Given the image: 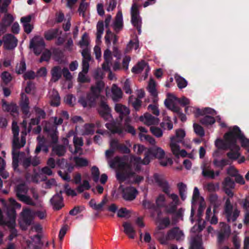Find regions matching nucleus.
<instances>
[{"label":"nucleus","instance_id":"nucleus-1","mask_svg":"<svg viewBox=\"0 0 249 249\" xmlns=\"http://www.w3.org/2000/svg\"><path fill=\"white\" fill-rule=\"evenodd\" d=\"M115 157L113 159H107L109 166L112 168H116L119 171L117 173V179L120 181H127L131 183H139L143 178L137 175L136 172L140 170L141 165L148 164L152 158H157L160 164L166 166L172 164V160L170 157Z\"/></svg>","mask_w":249,"mask_h":249},{"label":"nucleus","instance_id":"nucleus-2","mask_svg":"<svg viewBox=\"0 0 249 249\" xmlns=\"http://www.w3.org/2000/svg\"><path fill=\"white\" fill-rule=\"evenodd\" d=\"M239 139L242 146H246L249 143L248 139L241 133L239 128L236 126L230 128L229 131L224 135V141L217 138L214 142L216 148L220 150L229 149L231 153L228 156H240L239 147L236 145V141Z\"/></svg>","mask_w":249,"mask_h":249},{"label":"nucleus","instance_id":"nucleus-3","mask_svg":"<svg viewBox=\"0 0 249 249\" xmlns=\"http://www.w3.org/2000/svg\"><path fill=\"white\" fill-rule=\"evenodd\" d=\"M153 181L160 187L162 191L171 199V201L166 207V211L168 213H173L177 210V206L179 204V200L177 195L170 194V186L167 181L162 175L155 174L153 177Z\"/></svg>","mask_w":249,"mask_h":249},{"label":"nucleus","instance_id":"nucleus-4","mask_svg":"<svg viewBox=\"0 0 249 249\" xmlns=\"http://www.w3.org/2000/svg\"><path fill=\"white\" fill-rule=\"evenodd\" d=\"M185 111L187 113L193 112L196 117L199 116H204V117L200 120L201 123L203 124L208 125L214 123L215 120L211 115H214L216 112L211 108L206 107L202 110L199 108H195L191 106H187L185 107Z\"/></svg>","mask_w":249,"mask_h":249},{"label":"nucleus","instance_id":"nucleus-5","mask_svg":"<svg viewBox=\"0 0 249 249\" xmlns=\"http://www.w3.org/2000/svg\"><path fill=\"white\" fill-rule=\"evenodd\" d=\"M185 136V131L182 129L176 131L174 136L170 137L169 147L172 154L175 156H186V152L183 149H180L178 143L182 141Z\"/></svg>","mask_w":249,"mask_h":249},{"label":"nucleus","instance_id":"nucleus-6","mask_svg":"<svg viewBox=\"0 0 249 249\" xmlns=\"http://www.w3.org/2000/svg\"><path fill=\"white\" fill-rule=\"evenodd\" d=\"M103 87V83L102 81L99 82L95 87L91 88L90 93L88 95L87 97L86 98H80L79 102L84 107H91L96 99L100 96Z\"/></svg>","mask_w":249,"mask_h":249},{"label":"nucleus","instance_id":"nucleus-7","mask_svg":"<svg viewBox=\"0 0 249 249\" xmlns=\"http://www.w3.org/2000/svg\"><path fill=\"white\" fill-rule=\"evenodd\" d=\"M12 132L13 133V156H21L19 155L18 150L20 148L24 146L26 143L25 135L26 133L22 132L21 133V139L19 140L18 136L19 133V129L17 123L13 122L12 124Z\"/></svg>","mask_w":249,"mask_h":249},{"label":"nucleus","instance_id":"nucleus-8","mask_svg":"<svg viewBox=\"0 0 249 249\" xmlns=\"http://www.w3.org/2000/svg\"><path fill=\"white\" fill-rule=\"evenodd\" d=\"M9 200L10 204L12 206V208L9 209H7V214L9 217V222L6 223V225L11 229V234L16 237L17 235V231L15 228L16 226V213L14 208L20 209L21 205L18 203L14 198H10Z\"/></svg>","mask_w":249,"mask_h":249},{"label":"nucleus","instance_id":"nucleus-9","mask_svg":"<svg viewBox=\"0 0 249 249\" xmlns=\"http://www.w3.org/2000/svg\"><path fill=\"white\" fill-rule=\"evenodd\" d=\"M240 214V211L236 205H233L229 198L226 200L224 214L228 222L235 221Z\"/></svg>","mask_w":249,"mask_h":249},{"label":"nucleus","instance_id":"nucleus-10","mask_svg":"<svg viewBox=\"0 0 249 249\" xmlns=\"http://www.w3.org/2000/svg\"><path fill=\"white\" fill-rule=\"evenodd\" d=\"M28 191V188L25 184L18 185L15 189L16 196L20 201L27 205H36V203L29 196L27 195Z\"/></svg>","mask_w":249,"mask_h":249},{"label":"nucleus","instance_id":"nucleus-11","mask_svg":"<svg viewBox=\"0 0 249 249\" xmlns=\"http://www.w3.org/2000/svg\"><path fill=\"white\" fill-rule=\"evenodd\" d=\"M107 127L112 133H117L120 136H124L126 132L134 135L136 131L133 127L125 124L124 127L123 128L120 124L116 123L106 124Z\"/></svg>","mask_w":249,"mask_h":249},{"label":"nucleus","instance_id":"nucleus-12","mask_svg":"<svg viewBox=\"0 0 249 249\" xmlns=\"http://www.w3.org/2000/svg\"><path fill=\"white\" fill-rule=\"evenodd\" d=\"M34 215L35 213L30 209L27 208L23 209L19 220V224L22 230H26L31 225L34 218Z\"/></svg>","mask_w":249,"mask_h":249},{"label":"nucleus","instance_id":"nucleus-13","mask_svg":"<svg viewBox=\"0 0 249 249\" xmlns=\"http://www.w3.org/2000/svg\"><path fill=\"white\" fill-rule=\"evenodd\" d=\"M205 208V203L203 200H202L199 204L197 211V222L198 225H195L191 229V231L193 233L200 232L205 227V221H202V216L203 215L204 210Z\"/></svg>","mask_w":249,"mask_h":249},{"label":"nucleus","instance_id":"nucleus-14","mask_svg":"<svg viewBox=\"0 0 249 249\" xmlns=\"http://www.w3.org/2000/svg\"><path fill=\"white\" fill-rule=\"evenodd\" d=\"M48 165L51 168L59 167L62 169L67 168L69 172H71L73 168V166L68 164L63 159H54L52 157L49 159L47 162Z\"/></svg>","mask_w":249,"mask_h":249},{"label":"nucleus","instance_id":"nucleus-15","mask_svg":"<svg viewBox=\"0 0 249 249\" xmlns=\"http://www.w3.org/2000/svg\"><path fill=\"white\" fill-rule=\"evenodd\" d=\"M131 22L133 25L138 29L139 33L141 34V25L142 21L139 16L138 6L135 3H134L131 7Z\"/></svg>","mask_w":249,"mask_h":249},{"label":"nucleus","instance_id":"nucleus-16","mask_svg":"<svg viewBox=\"0 0 249 249\" xmlns=\"http://www.w3.org/2000/svg\"><path fill=\"white\" fill-rule=\"evenodd\" d=\"M30 47L36 54H39L45 47L43 39L39 36L34 37L30 42Z\"/></svg>","mask_w":249,"mask_h":249},{"label":"nucleus","instance_id":"nucleus-17","mask_svg":"<svg viewBox=\"0 0 249 249\" xmlns=\"http://www.w3.org/2000/svg\"><path fill=\"white\" fill-rule=\"evenodd\" d=\"M201 168L202 169V174L205 178L213 179L215 177H218L220 175L219 171H217L214 172L213 170L211 169L209 161H204L201 165Z\"/></svg>","mask_w":249,"mask_h":249},{"label":"nucleus","instance_id":"nucleus-18","mask_svg":"<svg viewBox=\"0 0 249 249\" xmlns=\"http://www.w3.org/2000/svg\"><path fill=\"white\" fill-rule=\"evenodd\" d=\"M120 188L122 189L123 198L126 201L134 200L138 194L137 190L133 187L128 186L124 188L122 185H121Z\"/></svg>","mask_w":249,"mask_h":249},{"label":"nucleus","instance_id":"nucleus-19","mask_svg":"<svg viewBox=\"0 0 249 249\" xmlns=\"http://www.w3.org/2000/svg\"><path fill=\"white\" fill-rule=\"evenodd\" d=\"M89 44V36L85 33L83 35L81 39L79 42V45L82 49V55L84 58H89V54H90Z\"/></svg>","mask_w":249,"mask_h":249},{"label":"nucleus","instance_id":"nucleus-20","mask_svg":"<svg viewBox=\"0 0 249 249\" xmlns=\"http://www.w3.org/2000/svg\"><path fill=\"white\" fill-rule=\"evenodd\" d=\"M178 103V98L174 94H168V97L164 101L165 106L170 110L176 112H179L180 109L176 106Z\"/></svg>","mask_w":249,"mask_h":249},{"label":"nucleus","instance_id":"nucleus-21","mask_svg":"<svg viewBox=\"0 0 249 249\" xmlns=\"http://www.w3.org/2000/svg\"><path fill=\"white\" fill-rule=\"evenodd\" d=\"M3 42L5 49L12 50L17 46L18 40L14 36L8 34L3 36Z\"/></svg>","mask_w":249,"mask_h":249},{"label":"nucleus","instance_id":"nucleus-22","mask_svg":"<svg viewBox=\"0 0 249 249\" xmlns=\"http://www.w3.org/2000/svg\"><path fill=\"white\" fill-rule=\"evenodd\" d=\"M98 112L100 115L106 120L111 121L112 115L110 109L105 102H101L98 107Z\"/></svg>","mask_w":249,"mask_h":249},{"label":"nucleus","instance_id":"nucleus-23","mask_svg":"<svg viewBox=\"0 0 249 249\" xmlns=\"http://www.w3.org/2000/svg\"><path fill=\"white\" fill-rule=\"evenodd\" d=\"M132 71L133 72L136 73H139L143 71L144 73L143 79H145L147 77L148 72L149 71V68L145 62L141 61L134 66L132 68Z\"/></svg>","mask_w":249,"mask_h":249},{"label":"nucleus","instance_id":"nucleus-24","mask_svg":"<svg viewBox=\"0 0 249 249\" xmlns=\"http://www.w3.org/2000/svg\"><path fill=\"white\" fill-rule=\"evenodd\" d=\"M26 244L30 249H42L43 245L40 237L38 235L31 238V240L26 241Z\"/></svg>","mask_w":249,"mask_h":249},{"label":"nucleus","instance_id":"nucleus-25","mask_svg":"<svg viewBox=\"0 0 249 249\" xmlns=\"http://www.w3.org/2000/svg\"><path fill=\"white\" fill-rule=\"evenodd\" d=\"M140 120L148 125L156 124L159 122L158 118L152 116L151 114L146 113L140 117Z\"/></svg>","mask_w":249,"mask_h":249},{"label":"nucleus","instance_id":"nucleus-26","mask_svg":"<svg viewBox=\"0 0 249 249\" xmlns=\"http://www.w3.org/2000/svg\"><path fill=\"white\" fill-rule=\"evenodd\" d=\"M51 202L55 210H59L63 206V198L62 192L60 191L59 194H56L51 199Z\"/></svg>","mask_w":249,"mask_h":249},{"label":"nucleus","instance_id":"nucleus-27","mask_svg":"<svg viewBox=\"0 0 249 249\" xmlns=\"http://www.w3.org/2000/svg\"><path fill=\"white\" fill-rule=\"evenodd\" d=\"M169 240L175 239L177 240H181L184 238L183 232L178 227H175L168 231Z\"/></svg>","mask_w":249,"mask_h":249},{"label":"nucleus","instance_id":"nucleus-28","mask_svg":"<svg viewBox=\"0 0 249 249\" xmlns=\"http://www.w3.org/2000/svg\"><path fill=\"white\" fill-rule=\"evenodd\" d=\"M199 199V192L197 187H195L193 192V198L192 201V209L190 215V220L192 223L194 222L193 217L194 215L195 205L197 201Z\"/></svg>","mask_w":249,"mask_h":249},{"label":"nucleus","instance_id":"nucleus-29","mask_svg":"<svg viewBox=\"0 0 249 249\" xmlns=\"http://www.w3.org/2000/svg\"><path fill=\"white\" fill-rule=\"evenodd\" d=\"M105 63L102 65V68L105 70H108L112 61V54L109 49H107L104 53Z\"/></svg>","mask_w":249,"mask_h":249},{"label":"nucleus","instance_id":"nucleus-30","mask_svg":"<svg viewBox=\"0 0 249 249\" xmlns=\"http://www.w3.org/2000/svg\"><path fill=\"white\" fill-rule=\"evenodd\" d=\"M124 231L125 234L131 239L134 238L136 235V231L132 225L128 222H124L123 223Z\"/></svg>","mask_w":249,"mask_h":249},{"label":"nucleus","instance_id":"nucleus-31","mask_svg":"<svg viewBox=\"0 0 249 249\" xmlns=\"http://www.w3.org/2000/svg\"><path fill=\"white\" fill-rule=\"evenodd\" d=\"M119 141L112 139L109 142V148L106 151V156H111L114 154L116 150H118L120 146Z\"/></svg>","mask_w":249,"mask_h":249},{"label":"nucleus","instance_id":"nucleus-32","mask_svg":"<svg viewBox=\"0 0 249 249\" xmlns=\"http://www.w3.org/2000/svg\"><path fill=\"white\" fill-rule=\"evenodd\" d=\"M154 235L161 244H165L169 240L168 232L166 233L162 229H157Z\"/></svg>","mask_w":249,"mask_h":249},{"label":"nucleus","instance_id":"nucleus-33","mask_svg":"<svg viewBox=\"0 0 249 249\" xmlns=\"http://www.w3.org/2000/svg\"><path fill=\"white\" fill-rule=\"evenodd\" d=\"M114 108L116 112L118 113L120 117L121 118L127 116L130 113L129 108L121 104H116Z\"/></svg>","mask_w":249,"mask_h":249},{"label":"nucleus","instance_id":"nucleus-34","mask_svg":"<svg viewBox=\"0 0 249 249\" xmlns=\"http://www.w3.org/2000/svg\"><path fill=\"white\" fill-rule=\"evenodd\" d=\"M22 165L24 167L27 168L30 165L36 166L40 163V160L38 157H28L22 160Z\"/></svg>","mask_w":249,"mask_h":249},{"label":"nucleus","instance_id":"nucleus-35","mask_svg":"<svg viewBox=\"0 0 249 249\" xmlns=\"http://www.w3.org/2000/svg\"><path fill=\"white\" fill-rule=\"evenodd\" d=\"M29 101L28 98L24 93L21 94L20 106L23 112L25 114H27L29 113Z\"/></svg>","mask_w":249,"mask_h":249},{"label":"nucleus","instance_id":"nucleus-36","mask_svg":"<svg viewBox=\"0 0 249 249\" xmlns=\"http://www.w3.org/2000/svg\"><path fill=\"white\" fill-rule=\"evenodd\" d=\"M123 26V15L121 11L117 13L113 23V28L116 31H120Z\"/></svg>","mask_w":249,"mask_h":249},{"label":"nucleus","instance_id":"nucleus-37","mask_svg":"<svg viewBox=\"0 0 249 249\" xmlns=\"http://www.w3.org/2000/svg\"><path fill=\"white\" fill-rule=\"evenodd\" d=\"M73 143L75 146V149L74 150L71 149V152L72 154H81V147L83 144L82 139L81 138L74 136L73 138Z\"/></svg>","mask_w":249,"mask_h":249},{"label":"nucleus","instance_id":"nucleus-38","mask_svg":"<svg viewBox=\"0 0 249 249\" xmlns=\"http://www.w3.org/2000/svg\"><path fill=\"white\" fill-rule=\"evenodd\" d=\"M50 103L51 105L58 106L60 104V97L58 93L54 89H53L49 92Z\"/></svg>","mask_w":249,"mask_h":249},{"label":"nucleus","instance_id":"nucleus-39","mask_svg":"<svg viewBox=\"0 0 249 249\" xmlns=\"http://www.w3.org/2000/svg\"><path fill=\"white\" fill-rule=\"evenodd\" d=\"M62 70L59 66L53 67L51 70L52 79L53 82L58 81L61 77Z\"/></svg>","mask_w":249,"mask_h":249},{"label":"nucleus","instance_id":"nucleus-40","mask_svg":"<svg viewBox=\"0 0 249 249\" xmlns=\"http://www.w3.org/2000/svg\"><path fill=\"white\" fill-rule=\"evenodd\" d=\"M190 249H203L201 244V238L200 236H197L192 238Z\"/></svg>","mask_w":249,"mask_h":249},{"label":"nucleus","instance_id":"nucleus-41","mask_svg":"<svg viewBox=\"0 0 249 249\" xmlns=\"http://www.w3.org/2000/svg\"><path fill=\"white\" fill-rule=\"evenodd\" d=\"M148 89L149 92L151 93V95H152L154 97V102H156L158 101V99L157 96L158 95V92L156 89V84L155 81L153 79H150L148 85Z\"/></svg>","mask_w":249,"mask_h":249},{"label":"nucleus","instance_id":"nucleus-42","mask_svg":"<svg viewBox=\"0 0 249 249\" xmlns=\"http://www.w3.org/2000/svg\"><path fill=\"white\" fill-rule=\"evenodd\" d=\"M70 160L75 162L77 167L85 166L88 164V160L81 157H71Z\"/></svg>","mask_w":249,"mask_h":249},{"label":"nucleus","instance_id":"nucleus-43","mask_svg":"<svg viewBox=\"0 0 249 249\" xmlns=\"http://www.w3.org/2000/svg\"><path fill=\"white\" fill-rule=\"evenodd\" d=\"M112 99L114 101H117L122 97V92L120 88L113 85L111 88Z\"/></svg>","mask_w":249,"mask_h":249},{"label":"nucleus","instance_id":"nucleus-44","mask_svg":"<svg viewBox=\"0 0 249 249\" xmlns=\"http://www.w3.org/2000/svg\"><path fill=\"white\" fill-rule=\"evenodd\" d=\"M13 20L14 18L11 15L7 14L5 15L2 19V22L0 25V30L2 31L4 29V32L5 31L6 27L9 26Z\"/></svg>","mask_w":249,"mask_h":249},{"label":"nucleus","instance_id":"nucleus-45","mask_svg":"<svg viewBox=\"0 0 249 249\" xmlns=\"http://www.w3.org/2000/svg\"><path fill=\"white\" fill-rule=\"evenodd\" d=\"M231 162L230 158L229 159H216L213 161V164L216 167L222 169L225 166L230 164Z\"/></svg>","mask_w":249,"mask_h":249},{"label":"nucleus","instance_id":"nucleus-46","mask_svg":"<svg viewBox=\"0 0 249 249\" xmlns=\"http://www.w3.org/2000/svg\"><path fill=\"white\" fill-rule=\"evenodd\" d=\"M105 40L106 44L109 46L111 42H112L115 44L117 41V38L115 35L112 33L110 31H107L105 36Z\"/></svg>","mask_w":249,"mask_h":249},{"label":"nucleus","instance_id":"nucleus-47","mask_svg":"<svg viewBox=\"0 0 249 249\" xmlns=\"http://www.w3.org/2000/svg\"><path fill=\"white\" fill-rule=\"evenodd\" d=\"M2 107L4 110L12 113L17 112V106L16 105L14 104H8L4 100L2 101Z\"/></svg>","mask_w":249,"mask_h":249},{"label":"nucleus","instance_id":"nucleus-48","mask_svg":"<svg viewBox=\"0 0 249 249\" xmlns=\"http://www.w3.org/2000/svg\"><path fill=\"white\" fill-rule=\"evenodd\" d=\"M156 204L157 207L161 208L165 207L167 205L166 204V197L163 194H160L156 199Z\"/></svg>","mask_w":249,"mask_h":249},{"label":"nucleus","instance_id":"nucleus-49","mask_svg":"<svg viewBox=\"0 0 249 249\" xmlns=\"http://www.w3.org/2000/svg\"><path fill=\"white\" fill-rule=\"evenodd\" d=\"M150 154L154 156H164L165 151L161 147L154 145L149 150Z\"/></svg>","mask_w":249,"mask_h":249},{"label":"nucleus","instance_id":"nucleus-50","mask_svg":"<svg viewBox=\"0 0 249 249\" xmlns=\"http://www.w3.org/2000/svg\"><path fill=\"white\" fill-rule=\"evenodd\" d=\"M104 24L103 22H98L97 24L96 42H101V39L104 33Z\"/></svg>","mask_w":249,"mask_h":249},{"label":"nucleus","instance_id":"nucleus-51","mask_svg":"<svg viewBox=\"0 0 249 249\" xmlns=\"http://www.w3.org/2000/svg\"><path fill=\"white\" fill-rule=\"evenodd\" d=\"M90 188V185L88 180L86 179L83 180L82 183L79 185L77 188L76 190L79 193H82L85 190H88Z\"/></svg>","mask_w":249,"mask_h":249},{"label":"nucleus","instance_id":"nucleus-52","mask_svg":"<svg viewBox=\"0 0 249 249\" xmlns=\"http://www.w3.org/2000/svg\"><path fill=\"white\" fill-rule=\"evenodd\" d=\"M91 178L97 183L99 180L100 171L98 167L93 166L91 169Z\"/></svg>","mask_w":249,"mask_h":249},{"label":"nucleus","instance_id":"nucleus-53","mask_svg":"<svg viewBox=\"0 0 249 249\" xmlns=\"http://www.w3.org/2000/svg\"><path fill=\"white\" fill-rule=\"evenodd\" d=\"M223 186L224 189H233L235 187V183L230 177H227L223 182Z\"/></svg>","mask_w":249,"mask_h":249},{"label":"nucleus","instance_id":"nucleus-54","mask_svg":"<svg viewBox=\"0 0 249 249\" xmlns=\"http://www.w3.org/2000/svg\"><path fill=\"white\" fill-rule=\"evenodd\" d=\"M53 154L63 156L65 153V148L62 145H56L53 147Z\"/></svg>","mask_w":249,"mask_h":249},{"label":"nucleus","instance_id":"nucleus-55","mask_svg":"<svg viewBox=\"0 0 249 249\" xmlns=\"http://www.w3.org/2000/svg\"><path fill=\"white\" fill-rule=\"evenodd\" d=\"M175 79L178 87L179 89L185 88L187 85V81L183 77L179 75H176Z\"/></svg>","mask_w":249,"mask_h":249},{"label":"nucleus","instance_id":"nucleus-56","mask_svg":"<svg viewBox=\"0 0 249 249\" xmlns=\"http://www.w3.org/2000/svg\"><path fill=\"white\" fill-rule=\"evenodd\" d=\"M159 225L157 229L163 230L166 228L170 224V220L168 217H165L162 219H159L158 221Z\"/></svg>","mask_w":249,"mask_h":249},{"label":"nucleus","instance_id":"nucleus-57","mask_svg":"<svg viewBox=\"0 0 249 249\" xmlns=\"http://www.w3.org/2000/svg\"><path fill=\"white\" fill-rule=\"evenodd\" d=\"M57 29H53L50 30L45 33L44 36L45 38L47 40H51L54 38L57 33H58Z\"/></svg>","mask_w":249,"mask_h":249},{"label":"nucleus","instance_id":"nucleus-58","mask_svg":"<svg viewBox=\"0 0 249 249\" xmlns=\"http://www.w3.org/2000/svg\"><path fill=\"white\" fill-rule=\"evenodd\" d=\"M131 145L129 141H126L125 144H122L120 145L119 150L122 153L124 154H128L130 152V147Z\"/></svg>","mask_w":249,"mask_h":249},{"label":"nucleus","instance_id":"nucleus-59","mask_svg":"<svg viewBox=\"0 0 249 249\" xmlns=\"http://www.w3.org/2000/svg\"><path fill=\"white\" fill-rule=\"evenodd\" d=\"M139 47V41L137 38L133 40H130L126 47L127 51H130L133 49L137 50Z\"/></svg>","mask_w":249,"mask_h":249},{"label":"nucleus","instance_id":"nucleus-60","mask_svg":"<svg viewBox=\"0 0 249 249\" xmlns=\"http://www.w3.org/2000/svg\"><path fill=\"white\" fill-rule=\"evenodd\" d=\"M129 102L132 104L134 108L136 110H138L141 106V101L139 99L131 97L129 98Z\"/></svg>","mask_w":249,"mask_h":249},{"label":"nucleus","instance_id":"nucleus-61","mask_svg":"<svg viewBox=\"0 0 249 249\" xmlns=\"http://www.w3.org/2000/svg\"><path fill=\"white\" fill-rule=\"evenodd\" d=\"M95 130L94 128V125L93 124H86L84 127V130L82 132L83 135H89L92 134Z\"/></svg>","mask_w":249,"mask_h":249},{"label":"nucleus","instance_id":"nucleus-62","mask_svg":"<svg viewBox=\"0 0 249 249\" xmlns=\"http://www.w3.org/2000/svg\"><path fill=\"white\" fill-rule=\"evenodd\" d=\"M219 225L222 228L221 232L224 233L227 236H229L231 232L230 226L223 222L220 223Z\"/></svg>","mask_w":249,"mask_h":249},{"label":"nucleus","instance_id":"nucleus-63","mask_svg":"<svg viewBox=\"0 0 249 249\" xmlns=\"http://www.w3.org/2000/svg\"><path fill=\"white\" fill-rule=\"evenodd\" d=\"M210 201L214 208L218 207L220 205V201L218 199V196L216 195H212L210 197Z\"/></svg>","mask_w":249,"mask_h":249},{"label":"nucleus","instance_id":"nucleus-64","mask_svg":"<svg viewBox=\"0 0 249 249\" xmlns=\"http://www.w3.org/2000/svg\"><path fill=\"white\" fill-rule=\"evenodd\" d=\"M1 78L4 83L7 84L11 81L12 77L9 72L4 71L1 74Z\"/></svg>","mask_w":249,"mask_h":249}]
</instances>
